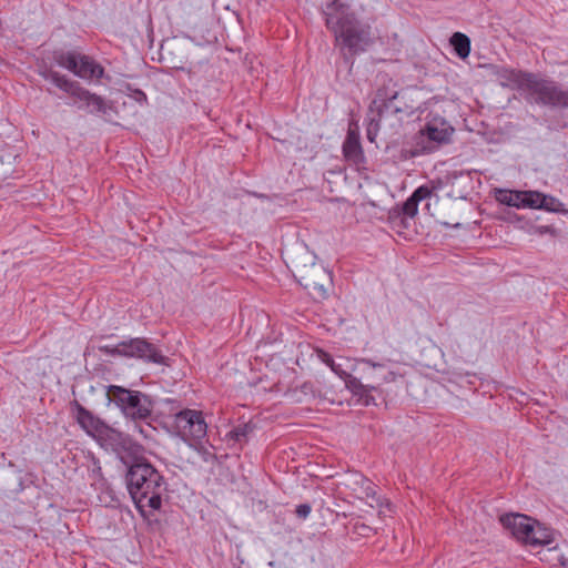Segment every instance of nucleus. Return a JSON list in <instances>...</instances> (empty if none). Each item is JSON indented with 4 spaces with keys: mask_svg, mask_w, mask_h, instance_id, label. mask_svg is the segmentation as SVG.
<instances>
[{
    "mask_svg": "<svg viewBox=\"0 0 568 568\" xmlns=\"http://www.w3.org/2000/svg\"><path fill=\"white\" fill-rule=\"evenodd\" d=\"M77 420L79 425L92 436L100 433L103 428L101 420L80 405L77 406Z\"/></svg>",
    "mask_w": 568,
    "mask_h": 568,
    "instance_id": "dca6fc26",
    "label": "nucleus"
},
{
    "mask_svg": "<svg viewBox=\"0 0 568 568\" xmlns=\"http://www.w3.org/2000/svg\"><path fill=\"white\" fill-rule=\"evenodd\" d=\"M537 233L540 234V235H544V234H551L552 235L555 233V230L550 225H541V226L537 227Z\"/></svg>",
    "mask_w": 568,
    "mask_h": 568,
    "instance_id": "c756f323",
    "label": "nucleus"
},
{
    "mask_svg": "<svg viewBox=\"0 0 568 568\" xmlns=\"http://www.w3.org/2000/svg\"><path fill=\"white\" fill-rule=\"evenodd\" d=\"M128 489L138 509L158 510L165 490L163 476L149 463L133 464L126 475Z\"/></svg>",
    "mask_w": 568,
    "mask_h": 568,
    "instance_id": "f03ea898",
    "label": "nucleus"
},
{
    "mask_svg": "<svg viewBox=\"0 0 568 568\" xmlns=\"http://www.w3.org/2000/svg\"><path fill=\"white\" fill-rule=\"evenodd\" d=\"M12 154L0 156V180H6L13 173V160Z\"/></svg>",
    "mask_w": 568,
    "mask_h": 568,
    "instance_id": "393cba45",
    "label": "nucleus"
},
{
    "mask_svg": "<svg viewBox=\"0 0 568 568\" xmlns=\"http://www.w3.org/2000/svg\"><path fill=\"white\" fill-rule=\"evenodd\" d=\"M75 101L81 102L80 108H84L90 113L101 114L105 119H110L112 114L118 113L112 101H108L84 88H82Z\"/></svg>",
    "mask_w": 568,
    "mask_h": 568,
    "instance_id": "9d476101",
    "label": "nucleus"
},
{
    "mask_svg": "<svg viewBox=\"0 0 568 568\" xmlns=\"http://www.w3.org/2000/svg\"><path fill=\"white\" fill-rule=\"evenodd\" d=\"M134 428H135V429H139V430H140V433H144V432H143V429H142L141 427H139V426H134Z\"/></svg>",
    "mask_w": 568,
    "mask_h": 568,
    "instance_id": "473e14b6",
    "label": "nucleus"
},
{
    "mask_svg": "<svg viewBox=\"0 0 568 568\" xmlns=\"http://www.w3.org/2000/svg\"><path fill=\"white\" fill-rule=\"evenodd\" d=\"M57 63L85 81H99L104 69L88 55L69 51L55 55Z\"/></svg>",
    "mask_w": 568,
    "mask_h": 568,
    "instance_id": "39448f33",
    "label": "nucleus"
},
{
    "mask_svg": "<svg viewBox=\"0 0 568 568\" xmlns=\"http://www.w3.org/2000/svg\"><path fill=\"white\" fill-rule=\"evenodd\" d=\"M455 133L454 126L443 118L434 116L428 121V152L432 151L430 144L436 146L449 144Z\"/></svg>",
    "mask_w": 568,
    "mask_h": 568,
    "instance_id": "f8f14e48",
    "label": "nucleus"
},
{
    "mask_svg": "<svg viewBox=\"0 0 568 568\" xmlns=\"http://www.w3.org/2000/svg\"><path fill=\"white\" fill-rule=\"evenodd\" d=\"M176 428L181 437L189 443L200 442L206 436V423L202 412L184 409L175 415Z\"/></svg>",
    "mask_w": 568,
    "mask_h": 568,
    "instance_id": "6e6552de",
    "label": "nucleus"
},
{
    "mask_svg": "<svg viewBox=\"0 0 568 568\" xmlns=\"http://www.w3.org/2000/svg\"><path fill=\"white\" fill-rule=\"evenodd\" d=\"M251 432V427L248 425H241L233 430L230 432L229 436L231 439L241 442L242 439L246 438L248 433Z\"/></svg>",
    "mask_w": 568,
    "mask_h": 568,
    "instance_id": "a878e982",
    "label": "nucleus"
},
{
    "mask_svg": "<svg viewBox=\"0 0 568 568\" xmlns=\"http://www.w3.org/2000/svg\"><path fill=\"white\" fill-rule=\"evenodd\" d=\"M344 381H345L346 387L353 392H358L359 389H362L364 387L363 384L361 383V381L357 379L356 377H353L352 374H349L348 377H346Z\"/></svg>",
    "mask_w": 568,
    "mask_h": 568,
    "instance_id": "bb28decb",
    "label": "nucleus"
},
{
    "mask_svg": "<svg viewBox=\"0 0 568 568\" xmlns=\"http://www.w3.org/2000/svg\"><path fill=\"white\" fill-rule=\"evenodd\" d=\"M541 560H545L551 565H560L564 567L567 566V561L557 546L547 548L546 551H544V557H541Z\"/></svg>",
    "mask_w": 568,
    "mask_h": 568,
    "instance_id": "5701e85b",
    "label": "nucleus"
},
{
    "mask_svg": "<svg viewBox=\"0 0 568 568\" xmlns=\"http://www.w3.org/2000/svg\"><path fill=\"white\" fill-rule=\"evenodd\" d=\"M311 506L308 504H301L296 507V515L300 518L305 519L311 514Z\"/></svg>",
    "mask_w": 568,
    "mask_h": 568,
    "instance_id": "c85d7f7f",
    "label": "nucleus"
},
{
    "mask_svg": "<svg viewBox=\"0 0 568 568\" xmlns=\"http://www.w3.org/2000/svg\"><path fill=\"white\" fill-rule=\"evenodd\" d=\"M49 81H51L59 89L69 93L72 98H77L83 87L80 83L68 79L65 75H62L58 72H50L45 77Z\"/></svg>",
    "mask_w": 568,
    "mask_h": 568,
    "instance_id": "f3484780",
    "label": "nucleus"
},
{
    "mask_svg": "<svg viewBox=\"0 0 568 568\" xmlns=\"http://www.w3.org/2000/svg\"><path fill=\"white\" fill-rule=\"evenodd\" d=\"M324 16L326 27L334 32L336 41H341L351 52L363 51L369 44V27L357 22L348 4L333 0L325 7Z\"/></svg>",
    "mask_w": 568,
    "mask_h": 568,
    "instance_id": "f257e3e1",
    "label": "nucleus"
},
{
    "mask_svg": "<svg viewBox=\"0 0 568 568\" xmlns=\"http://www.w3.org/2000/svg\"><path fill=\"white\" fill-rule=\"evenodd\" d=\"M382 381L384 382H393L395 381V373L390 369H388L385 374H378Z\"/></svg>",
    "mask_w": 568,
    "mask_h": 568,
    "instance_id": "7c9ffc66",
    "label": "nucleus"
},
{
    "mask_svg": "<svg viewBox=\"0 0 568 568\" xmlns=\"http://www.w3.org/2000/svg\"><path fill=\"white\" fill-rule=\"evenodd\" d=\"M426 197V185H420L403 205L405 219H413L417 213L418 202Z\"/></svg>",
    "mask_w": 568,
    "mask_h": 568,
    "instance_id": "aec40b11",
    "label": "nucleus"
},
{
    "mask_svg": "<svg viewBox=\"0 0 568 568\" xmlns=\"http://www.w3.org/2000/svg\"><path fill=\"white\" fill-rule=\"evenodd\" d=\"M528 95L536 103L552 108H568V90L550 80L535 77Z\"/></svg>",
    "mask_w": 568,
    "mask_h": 568,
    "instance_id": "0eeeda50",
    "label": "nucleus"
},
{
    "mask_svg": "<svg viewBox=\"0 0 568 568\" xmlns=\"http://www.w3.org/2000/svg\"><path fill=\"white\" fill-rule=\"evenodd\" d=\"M498 83L504 88L529 93L536 74L500 67L495 71Z\"/></svg>",
    "mask_w": 568,
    "mask_h": 568,
    "instance_id": "1a4fd4ad",
    "label": "nucleus"
},
{
    "mask_svg": "<svg viewBox=\"0 0 568 568\" xmlns=\"http://www.w3.org/2000/svg\"><path fill=\"white\" fill-rule=\"evenodd\" d=\"M318 357L322 359V362L328 365L336 375H338L343 379L348 377V375L355 371L357 363H363L378 371H383L385 368L384 364H377L372 362L371 359L357 361L352 358H344V363H336L328 353H325L323 351L318 353Z\"/></svg>",
    "mask_w": 568,
    "mask_h": 568,
    "instance_id": "ddd939ff",
    "label": "nucleus"
},
{
    "mask_svg": "<svg viewBox=\"0 0 568 568\" xmlns=\"http://www.w3.org/2000/svg\"><path fill=\"white\" fill-rule=\"evenodd\" d=\"M342 149L345 160L352 164L359 166L366 162L364 150L361 144L359 129L356 123L349 124Z\"/></svg>",
    "mask_w": 568,
    "mask_h": 568,
    "instance_id": "9b49d317",
    "label": "nucleus"
},
{
    "mask_svg": "<svg viewBox=\"0 0 568 568\" xmlns=\"http://www.w3.org/2000/svg\"><path fill=\"white\" fill-rule=\"evenodd\" d=\"M501 525L519 541L527 538L534 519L523 514H506L500 517Z\"/></svg>",
    "mask_w": 568,
    "mask_h": 568,
    "instance_id": "4468645a",
    "label": "nucleus"
},
{
    "mask_svg": "<svg viewBox=\"0 0 568 568\" xmlns=\"http://www.w3.org/2000/svg\"><path fill=\"white\" fill-rule=\"evenodd\" d=\"M554 541V531L534 520L531 529L527 534V538L524 539V544L530 547L548 546Z\"/></svg>",
    "mask_w": 568,
    "mask_h": 568,
    "instance_id": "2eb2a0df",
    "label": "nucleus"
},
{
    "mask_svg": "<svg viewBox=\"0 0 568 568\" xmlns=\"http://www.w3.org/2000/svg\"><path fill=\"white\" fill-rule=\"evenodd\" d=\"M539 210H546L549 212H560L562 210V203L551 195L541 193Z\"/></svg>",
    "mask_w": 568,
    "mask_h": 568,
    "instance_id": "b1692460",
    "label": "nucleus"
},
{
    "mask_svg": "<svg viewBox=\"0 0 568 568\" xmlns=\"http://www.w3.org/2000/svg\"><path fill=\"white\" fill-rule=\"evenodd\" d=\"M449 43L453 47L455 53L460 59H466L470 53V39L462 32H455L449 39Z\"/></svg>",
    "mask_w": 568,
    "mask_h": 568,
    "instance_id": "6ab92c4d",
    "label": "nucleus"
},
{
    "mask_svg": "<svg viewBox=\"0 0 568 568\" xmlns=\"http://www.w3.org/2000/svg\"><path fill=\"white\" fill-rule=\"evenodd\" d=\"M426 150V141H425V129H419V135L416 138V146H408V144L403 149V156L405 159L414 158L416 155L422 154Z\"/></svg>",
    "mask_w": 568,
    "mask_h": 568,
    "instance_id": "412c9836",
    "label": "nucleus"
},
{
    "mask_svg": "<svg viewBox=\"0 0 568 568\" xmlns=\"http://www.w3.org/2000/svg\"><path fill=\"white\" fill-rule=\"evenodd\" d=\"M134 98L136 101L139 102H142V101H145L146 100V95L144 92H142L141 90H135L134 91Z\"/></svg>",
    "mask_w": 568,
    "mask_h": 568,
    "instance_id": "2f4dec72",
    "label": "nucleus"
},
{
    "mask_svg": "<svg viewBox=\"0 0 568 568\" xmlns=\"http://www.w3.org/2000/svg\"><path fill=\"white\" fill-rule=\"evenodd\" d=\"M101 351L112 356L140 358L156 364L163 362V356L156 347L143 338H131L130 341L121 342L115 346L105 345Z\"/></svg>",
    "mask_w": 568,
    "mask_h": 568,
    "instance_id": "423d86ee",
    "label": "nucleus"
},
{
    "mask_svg": "<svg viewBox=\"0 0 568 568\" xmlns=\"http://www.w3.org/2000/svg\"><path fill=\"white\" fill-rule=\"evenodd\" d=\"M521 209H537L539 210L541 192L538 191H521Z\"/></svg>",
    "mask_w": 568,
    "mask_h": 568,
    "instance_id": "4be33fe9",
    "label": "nucleus"
},
{
    "mask_svg": "<svg viewBox=\"0 0 568 568\" xmlns=\"http://www.w3.org/2000/svg\"><path fill=\"white\" fill-rule=\"evenodd\" d=\"M287 265L305 288L325 292V282L331 280V275L323 265L315 262V255L305 247L295 256H290Z\"/></svg>",
    "mask_w": 568,
    "mask_h": 568,
    "instance_id": "7ed1b4c3",
    "label": "nucleus"
},
{
    "mask_svg": "<svg viewBox=\"0 0 568 568\" xmlns=\"http://www.w3.org/2000/svg\"><path fill=\"white\" fill-rule=\"evenodd\" d=\"M106 395L111 402L132 419H146L151 415V402L140 392L111 385L108 387Z\"/></svg>",
    "mask_w": 568,
    "mask_h": 568,
    "instance_id": "20e7f679",
    "label": "nucleus"
},
{
    "mask_svg": "<svg viewBox=\"0 0 568 568\" xmlns=\"http://www.w3.org/2000/svg\"><path fill=\"white\" fill-rule=\"evenodd\" d=\"M382 116H383V112L379 113V120L376 121V120H372V123H371V126L367 129V139L369 140V142H375V135L376 133L373 131V126L375 129H378L379 126V121L382 120Z\"/></svg>",
    "mask_w": 568,
    "mask_h": 568,
    "instance_id": "cd10ccee",
    "label": "nucleus"
},
{
    "mask_svg": "<svg viewBox=\"0 0 568 568\" xmlns=\"http://www.w3.org/2000/svg\"><path fill=\"white\" fill-rule=\"evenodd\" d=\"M495 200L504 205L521 209V191L495 189Z\"/></svg>",
    "mask_w": 568,
    "mask_h": 568,
    "instance_id": "a211bd4d",
    "label": "nucleus"
}]
</instances>
